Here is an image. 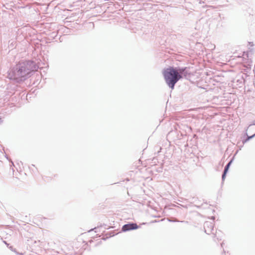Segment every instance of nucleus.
I'll list each match as a JSON object with an SVG mask.
<instances>
[{
    "instance_id": "f03ea898",
    "label": "nucleus",
    "mask_w": 255,
    "mask_h": 255,
    "mask_svg": "<svg viewBox=\"0 0 255 255\" xmlns=\"http://www.w3.org/2000/svg\"><path fill=\"white\" fill-rule=\"evenodd\" d=\"M32 65L33 63L30 61L19 63L17 65L16 69L17 70L16 76L17 77H22L26 76L32 71Z\"/></svg>"
},
{
    "instance_id": "f257e3e1",
    "label": "nucleus",
    "mask_w": 255,
    "mask_h": 255,
    "mask_svg": "<svg viewBox=\"0 0 255 255\" xmlns=\"http://www.w3.org/2000/svg\"><path fill=\"white\" fill-rule=\"evenodd\" d=\"M163 75L167 84L173 89L175 84L182 78L177 70L172 67L163 71Z\"/></svg>"
},
{
    "instance_id": "7ed1b4c3",
    "label": "nucleus",
    "mask_w": 255,
    "mask_h": 255,
    "mask_svg": "<svg viewBox=\"0 0 255 255\" xmlns=\"http://www.w3.org/2000/svg\"><path fill=\"white\" fill-rule=\"evenodd\" d=\"M138 228V226L136 224L132 223V224H128L125 225L122 227V231L124 232H126L128 231H129L131 230H135L137 229Z\"/></svg>"
},
{
    "instance_id": "20e7f679",
    "label": "nucleus",
    "mask_w": 255,
    "mask_h": 255,
    "mask_svg": "<svg viewBox=\"0 0 255 255\" xmlns=\"http://www.w3.org/2000/svg\"><path fill=\"white\" fill-rule=\"evenodd\" d=\"M231 163V161H230L227 165V166H226L225 168V170H224V173L222 175V179L224 180L225 178V176H226V174L228 170V169L229 168V166L230 165Z\"/></svg>"
}]
</instances>
